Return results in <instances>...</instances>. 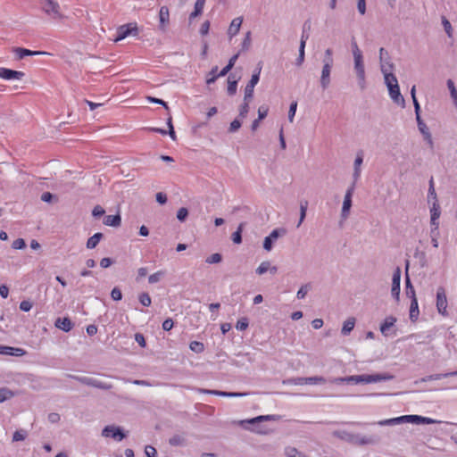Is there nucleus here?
I'll list each match as a JSON object with an SVG mask.
<instances>
[{"label":"nucleus","instance_id":"22","mask_svg":"<svg viewBox=\"0 0 457 457\" xmlns=\"http://www.w3.org/2000/svg\"><path fill=\"white\" fill-rule=\"evenodd\" d=\"M242 22L243 17H237L232 20L228 29V35L230 38L235 37L239 32Z\"/></svg>","mask_w":457,"mask_h":457},{"label":"nucleus","instance_id":"55","mask_svg":"<svg viewBox=\"0 0 457 457\" xmlns=\"http://www.w3.org/2000/svg\"><path fill=\"white\" fill-rule=\"evenodd\" d=\"M384 79L386 87H389V85L393 86V84H398L396 77L392 72L384 75Z\"/></svg>","mask_w":457,"mask_h":457},{"label":"nucleus","instance_id":"52","mask_svg":"<svg viewBox=\"0 0 457 457\" xmlns=\"http://www.w3.org/2000/svg\"><path fill=\"white\" fill-rule=\"evenodd\" d=\"M138 299L142 305L146 306V307L151 305L152 300H151L150 295L147 293H141L139 295Z\"/></svg>","mask_w":457,"mask_h":457},{"label":"nucleus","instance_id":"58","mask_svg":"<svg viewBox=\"0 0 457 457\" xmlns=\"http://www.w3.org/2000/svg\"><path fill=\"white\" fill-rule=\"evenodd\" d=\"M310 289V285L306 284L300 287V289L297 291L296 297L298 299H303L305 295H307L308 291Z\"/></svg>","mask_w":457,"mask_h":457},{"label":"nucleus","instance_id":"54","mask_svg":"<svg viewBox=\"0 0 457 457\" xmlns=\"http://www.w3.org/2000/svg\"><path fill=\"white\" fill-rule=\"evenodd\" d=\"M248 325H249V322H248V319L245 318V317H243L241 319H239L236 324V328L237 330H245L248 328Z\"/></svg>","mask_w":457,"mask_h":457},{"label":"nucleus","instance_id":"46","mask_svg":"<svg viewBox=\"0 0 457 457\" xmlns=\"http://www.w3.org/2000/svg\"><path fill=\"white\" fill-rule=\"evenodd\" d=\"M164 275H165L164 270H158L157 272H155L148 277V282L150 284L157 283L162 278V277Z\"/></svg>","mask_w":457,"mask_h":457},{"label":"nucleus","instance_id":"62","mask_svg":"<svg viewBox=\"0 0 457 457\" xmlns=\"http://www.w3.org/2000/svg\"><path fill=\"white\" fill-rule=\"evenodd\" d=\"M447 87L450 90L451 96L453 97V99L457 97V89L455 88L454 83L452 79L447 80Z\"/></svg>","mask_w":457,"mask_h":457},{"label":"nucleus","instance_id":"44","mask_svg":"<svg viewBox=\"0 0 457 457\" xmlns=\"http://www.w3.org/2000/svg\"><path fill=\"white\" fill-rule=\"evenodd\" d=\"M250 102H251V100L244 99V103L240 105L238 118H240L241 120L245 119L247 116L248 112H249V103Z\"/></svg>","mask_w":457,"mask_h":457},{"label":"nucleus","instance_id":"11","mask_svg":"<svg viewBox=\"0 0 457 457\" xmlns=\"http://www.w3.org/2000/svg\"><path fill=\"white\" fill-rule=\"evenodd\" d=\"M355 186L354 184H352L351 187H348V189L345 192L343 206H342V212L341 216L343 218H347L350 212V209L352 206V196L354 191Z\"/></svg>","mask_w":457,"mask_h":457},{"label":"nucleus","instance_id":"37","mask_svg":"<svg viewBox=\"0 0 457 457\" xmlns=\"http://www.w3.org/2000/svg\"><path fill=\"white\" fill-rule=\"evenodd\" d=\"M103 237L104 235L100 232L94 234L87 239V247L88 249H94L98 245Z\"/></svg>","mask_w":457,"mask_h":457},{"label":"nucleus","instance_id":"8","mask_svg":"<svg viewBox=\"0 0 457 457\" xmlns=\"http://www.w3.org/2000/svg\"><path fill=\"white\" fill-rule=\"evenodd\" d=\"M102 436L104 437H112L117 441H121L127 436L120 427L115 426H106L102 430Z\"/></svg>","mask_w":457,"mask_h":457},{"label":"nucleus","instance_id":"35","mask_svg":"<svg viewBox=\"0 0 457 457\" xmlns=\"http://www.w3.org/2000/svg\"><path fill=\"white\" fill-rule=\"evenodd\" d=\"M16 395V393L8 387H0V403L12 399Z\"/></svg>","mask_w":457,"mask_h":457},{"label":"nucleus","instance_id":"13","mask_svg":"<svg viewBox=\"0 0 457 457\" xmlns=\"http://www.w3.org/2000/svg\"><path fill=\"white\" fill-rule=\"evenodd\" d=\"M400 282H401V269L397 267L394 273L392 278V288H391V294L392 296L398 301L400 296Z\"/></svg>","mask_w":457,"mask_h":457},{"label":"nucleus","instance_id":"10","mask_svg":"<svg viewBox=\"0 0 457 457\" xmlns=\"http://www.w3.org/2000/svg\"><path fill=\"white\" fill-rule=\"evenodd\" d=\"M286 234L285 228H275L270 234L264 238L263 248L266 251H270L273 247V243L280 237Z\"/></svg>","mask_w":457,"mask_h":457},{"label":"nucleus","instance_id":"6","mask_svg":"<svg viewBox=\"0 0 457 457\" xmlns=\"http://www.w3.org/2000/svg\"><path fill=\"white\" fill-rule=\"evenodd\" d=\"M447 298L445 289L443 287H439L436 291V309L443 316H447Z\"/></svg>","mask_w":457,"mask_h":457},{"label":"nucleus","instance_id":"41","mask_svg":"<svg viewBox=\"0 0 457 457\" xmlns=\"http://www.w3.org/2000/svg\"><path fill=\"white\" fill-rule=\"evenodd\" d=\"M252 33L251 31H247L245 35V38L243 42L241 43V49L240 52H246L250 49L252 46Z\"/></svg>","mask_w":457,"mask_h":457},{"label":"nucleus","instance_id":"1","mask_svg":"<svg viewBox=\"0 0 457 457\" xmlns=\"http://www.w3.org/2000/svg\"><path fill=\"white\" fill-rule=\"evenodd\" d=\"M334 66L333 50L327 48L322 59V70L320 78V84L323 90H326L331 83V71Z\"/></svg>","mask_w":457,"mask_h":457},{"label":"nucleus","instance_id":"4","mask_svg":"<svg viewBox=\"0 0 457 457\" xmlns=\"http://www.w3.org/2000/svg\"><path fill=\"white\" fill-rule=\"evenodd\" d=\"M67 377L73 378V379L80 382L81 384L94 386V387L100 388V389H104V390H108L112 387V384L104 383V382L99 381L93 378L79 377V376L71 375V374H68Z\"/></svg>","mask_w":457,"mask_h":457},{"label":"nucleus","instance_id":"51","mask_svg":"<svg viewBox=\"0 0 457 457\" xmlns=\"http://www.w3.org/2000/svg\"><path fill=\"white\" fill-rule=\"evenodd\" d=\"M442 24L444 26V29H445V33L447 34V36L449 37H452V36H453V28H452V25H451L450 21L445 16H442Z\"/></svg>","mask_w":457,"mask_h":457},{"label":"nucleus","instance_id":"50","mask_svg":"<svg viewBox=\"0 0 457 457\" xmlns=\"http://www.w3.org/2000/svg\"><path fill=\"white\" fill-rule=\"evenodd\" d=\"M242 125V121L240 118L235 119L229 125L228 132L229 133H235L237 132Z\"/></svg>","mask_w":457,"mask_h":457},{"label":"nucleus","instance_id":"26","mask_svg":"<svg viewBox=\"0 0 457 457\" xmlns=\"http://www.w3.org/2000/svg\"><path fill=\"white\" fill-rule=\"evenodd\" d=\"M404 422H408L407 415L388 419V420H383L378 422L379 426H394L402 424Z\"/></svg>","mask_w":457,"mask_h":457},{"label":"nucleus","instance_id":"40","mask_svg":"<svg viewBox=\"0 0 457 457\" xmlns=\"http://www.w3.org/2000/svg\"><path fill=\"white\" fill-rule=\"evenodd\" d=\"M244 227L245 223H240L239 226L237 227V229L231 236L232 241L237 245L242 243V231L244 229Z\"/></svg>","mask_w":457,"mask_h":457},{"label":"nucleus","instance_id":"33","mask_svg":"<svg viewBox=\"0 0 457 457\" xmlns=\"http://www.w3.org/2000/svg\"><path fill=\"white\" fill-rule=\"evenodd\" d=\"M453 376H457V370L456 371H453V372H449V373L435 374V375L426 376V377L421 378L420 382H428V381H430V380H437V379H440L442 378L453 377Z\"/></svg>","mask_w":457,"mask_h":457},{"label":"nucleus","instance_id":"48","mask_svg":"<svg viewBox=\"0 0 457 457\" xmlns=\"http://www.w3.org/2000/svg\"><path fill=\"white\" fill-rule=\"evenodd\" d=\"M304 49H305L304 43L300 44L299 54L295 61V64L297 66H301L303 64V62H304V55H305Z\"/></svg>","mask_w":457,"mask_h":457},{"label":"nucleus","instance_id":"5","mask_svg":"<svg viewBox=\"0 0 457 457\" xmlns=\"http://www.w3.org/2000/svg\"><path fill=\"white\" fill-rule=\"evenodd\" d=\"M262 67L259 66L255 69L254 72L252 75L251 79L247 83L245 88V100H252L253 97V89L254 87L257 85V83L260 80V74H261Z\"/></svg>","mask_w":457,"mask_h":457},{"label":"nucleus","instance_id":"49","mask_svg":"<svg viewBox=\"0 0 457 457\" xmlns=\"http://www.w3.org/2000/svg\"><path fill=\"white\" fill-rule=\"evenodd\" d=\"M416 120H417V124H418V129H419L420 132L422 135H424L425 133L429 132V129H428V126L423 121V120L421 119L420 115H418V117L416 118Z\"/></svg>","mask_w":457,"mask_h":457},{"label":"nucleus","instance_id":"19","mask_svg":"<svg viewBox=\"0 0 457 457\" xmlns=\"http://www.w3.org/2000/svg\"><path fill=\"white\" fill-rule=\"evenodd\" d=\"M387 88H388V92H389V95H390V97L392 98V100L395 103L401 104L402 106H404L405 100H404L403 96L401 95L399 85L398 84H393V86L389 85V87H387Z\"/></svg>","mask_w":457,"mask_h":457},{"label":"nucleus","instance_id":"21","mask_svg":"<svg viewBox=\"0 0 457 457\" xmlns=\"http://www.w3.org/2000/svg\"><path fill=\"white\" fill-rule=\"evenodd\" d=\"M430 214H431V217H430L431 225L434 226L435 228L436 229L438 228V221H437V220L439 219L440 214H441L440 205H439V204H438L436 199L433 203V206L430 209Z\"/></svg>","mask_w":457,"mask_h":457},{"label":"nucleus","instance_id":"12","mask_svg":"<svg viewBox=\"0 0 457 457\" xmlns=\"http://www.w3.org/2000/svg\"><path fill=\"white\" fill-rule=\"evenodd\" d=\"M360 380L364 384L370 383H377L380 381L392 380L394 378L393 375L384 373V374H362Z\"/></svg>","mask_w":457,"mask_h":457},{"label":"nucleus","instance_id":"18","mask_svg":"<svg viewBox=\"0 0 457 457\" xmlns=\"http://www.w3.org/2000/svg\"><path fill=\"white\" fill-rule=\"evenodd\" d=\"M170 23V11L167 6H162L159 11V29L165 31Z\"/></svg>","mask_w":457,"mask_h":457},{"label":"nucleus","instance_id":"34","mask_svg":"<svg viewBox=\"0 0 457 457\" xmlns=\"http://www.w3.org/2000/svg\"><path fill=\"white\" fill-rule=\"evenodd\" d=\"M169 444L172 446H184L187 440L183 435L175 434L169 439Z\"/></svg>","mask_w":457,"mask_h":457},{"label":"nucleus","instance_id":"30","mask_svg":"<svg viewBox=\"0 0 457 457\" xmlns=\"http://www.w3.org/2000/svg\"><path fill=\"white\" fill-rule=\"evenodd\" d=\"M104 224L111 227H119L121 224V217L120 214L106 215L104 218Z\"/></svg>","mask_w":457,"mask_h":457},{"label":"nucleus","instance_id":"60","mask_svg":"<svg viewBox=\"0 0 457 457\" xmlns=\"http://www.w3.org/2000/svg\"><path fill=\"white\" fill-rule=\"evenodd\" d=\"M296 108H297V103L296 102H293L290 104L289 111H288V120H289L290 122H293V120H294V117L295 115Z\"/></svg>","mask_w":457,"mask_h":457},{"label":"nucleus","instance_id":"32","mask_svg":"<svg viewBox=\"0 0 457 457\" xmlns=\"http://www.w3.org/2000/svg\"><path fill=\"white\" fill-rule=\"evenodd\" d=\"M411 300V306H410V320L411 321H416L420 315L418 300H417V298H412Z\"/></svg>","mask_w":457,"mask_h":457},{"label":"nucleus","instance_id":"25","mask_svg":"<svg viewBox=\"0 0 457 457\" xmlns=\"http://www.w3.org/2000/svg\"><path fill=\"white\" fill-rule=\"evenodd\" d=\"M13 52L17 54L18 59H23L25 56H33L46 54L40 51H31L26 48L16 47Z\"/></svg>","mask_w":457,"mask_h":457},{"label":"nucleus","instance_id":"20","mask_svg":"<svg viewBox=\"0 0 457 457\" xmlns=\"http://www.w3.org/2000/svg\"><path fill=\"white\" fill-rule=\"evenodd\" d=\"M326 382V379L323 377H308V378H296L294 379V383L295 385H304V384H323Z\"/></svg>","mask_w":457,"mask_h":457},{"label":"nucleus","instance_id":"53","mask_svg":"<svg viewBox=\"0 0 457 457\" xmlns=\"http://www.w3.org/2000/svg\"><path fill=\"white\" fill-rule=\"evenodd\" d=\"M270 262H269V261L262 262L256 269V270H255L256 273L258 275H262V274L266 273L268 271V270L270 269Z\"/></svg>","mask_w":457,"mask_h":457},{"label":"nucleus","instance_id":"7","mask_svg":"<svg viewBox=\"0 0 457 457\" xmlns=\"http://www.w3.org/2000/svg\"><path fill=\"white\" fill-rule=\"evenodd\" d=\"M275 420H276V416L275 415H261V416H257L255 418L247 420L245 421H242V423L247 422V423H249V424L253 426L251 428V430H253V431H254L256 433L264 434V433H266V430H264L262 428H260L259 424L261 422H262V421Z\"/></svg>","mask_w":457,"mask_h":457},{"label":"nucleus","instance_id":"9","mask_svg":"<svg viewBox=\"0 0 457 457\" xmlns=\"http://www.w3.org/2000/svg\"><path fill=\"white\" fill-rule=\"evenodd\" d=\"M137 25L125 24L121 25L117 29L116 31V37L114 38L115 42L120 41L124 38H126L128 36L131 34H137Z\"/></svg>","mask_w":457,"mask_h":457},{"label":"nucleus","instance_id":"2","mask_svg":"<svg viewBox=\"0 0 457 457\" xmlns=\"http://www.w3.org/2000/svg\"><path fill=\"white\" fill-rule=\"evenodd\" d=\"M42 10L52 19L61 20L62 15L60 12V5L55 0H40Z\"/></svg>","mask_w":457,"mask_h":457},{"label":"nucleus","instance_id":"57","mask_svg":"<svg viewBox=\"0 0 457 457\" xmlns=\"http://www.w3.org/2000/svg\"><path fill=\"white\" fill-rule=\"evenodd\" d=\"M222 260V256L220 253H212V255H210L207 259H206V262L209 263V264H212V263H219Z\"/></svg>","mask_w":457,"mask_h":457},{"label":"nucleus","instance_id":"59","mask_svg":"<svg viewBox=\"0 0 457 457\" xmlns=\"http://www.w3.org/2000/svg\"><path fill=\"white\" fill-rule=\"evenodd\" d=\"M111 297L113 301H120L122 298V293L119 287L112 288Z\"/></svg>","mask_w":457,"mask_h":457},{"label":"nucleus","instance_id":"17","mask_svg":"<svg viewBox=\"0 0 457 457\" xmlns=\"http://www.w3.org/2000/svg\"><path fill=\"white\" fill-rule=\"evenodd\" d=\"M198 391L202 394L213 395L225 396V397H242V396H245L248 395V393L226 392V391L210 390V389H204V388H200V389H198Z\"/></svg>","mask_w":457,"mask_h":457},{"label":"nucleus","instance_id":"56","mask_svg":"<svg viewBox=\"0 0 457 457\" xmlns=\"http://www.w3.org/2000/svg\"><path fill=\"white\" fill-rule=\"evenodd\" d=\"M188 216V210L185 207H181L178 210L177 212V219L183 222L186 220V219L187 218Z\"/></svg>","mask_w":457,"mask_h":457},{"label":"nucleus","instance_id":"14","mask_svg":"<svg viewBox=\"0 0 457 457\" xmlns=\"http://www.w3.org/2000/svg\"><path fill=\"white\" fill-rule=\"evenodd\" d=\"M363 157H364L363 151H361V150L358 151L356 154L354 162H353V184H354V185L361 178V167L363 162Z\"/></svg>","mask_w":457,"mask_h":457},{"label":"nucleus","instance_id":"64","mask_svg":"<svg viewBox=\"0 0 457 457\" xmlns=\"http://www.w3.org/2000/svg\"><path fill=\"white\" fill-rule=\"evenodd\" d=\"M145 453L147 457H156L157 451L154 446L146 445L145 448Z\"/></svg>","mask_w":457,"mask_h":457},{"label":"nucleus","instance_id":"42","mask_svg":"<svg viewBox=\"0 0 457 457\" xmlns=\"http://www.w3.org/2000/svg\"><path fill=\"white\" fill-rule=\"evenodd\" d=\"M218 72V66H214L211 71L207 74L206 83L208 85L212 84L216 81V79L220 77Z\"/></svg>","mask_w":457,"mask_h":457},{"label":"nucleus","instance_id":"63","mask_svg":"<svg viewBox=\"0 0 457 457\" xmlns=\"http://www.w3.org/2000/svg\"><path fill=\"white\" fill-rule=\"evenodd\" d=\"M105 213V211L104 209L100 206V205H96L94 207L93 211H92V215L96 218H98V217H101L103 216L104 214Z\"/></svg>","mask_w":457,"mask_h":457},{"label":"nucleus","instance_id":"23","mask_svg":"<svg viewBox=\"0 0 457 457\" xmlns=\"http://www.w3.org/2000/svg\"><path fill=\"white\" fill-rule=\"evenodd\" d=\"M407 419L408 423L412 424H434L437 422L436 420L431 418L422 417L420 415H407Z\"/></svg>","mask_w":457,"mask_h":457},{"label":"nucleus","instance_id":"45","mask_svg":"<svg viewBox=\"0 0 457 457\" xmlns=\"http://www.w3.org/2000/svg\"><path fill=\"white\" fill-rule=\"evenodd\" d=\"M285 453H286L287 457H308L305 453L298 451L295 447L286 448Z\"/></svg>","mask_w":457,"mask_h":457},{"label":"nucleus","instance_id":"43","mask_svg":"<svg viewBox=\"0 0 457 457\" xmlns=\"http://www.w3.org/2000/svg\"><path fill=\"white\" fill-rule=\"evenodd\" d=\"M308 208V202L306 200L301 201L300 203V218L297 227H300L306 217V211Z\"/></svg>","mask_w":457,"mask_h":457},{"label":"nucleus","instance_id":"61","mask_svg":"<svg viewBox=\"0 0 457 457\" xmlns=\"http://www.w3.org/2000/svg\"><path fill=\"white\" fill-rule=\"evenodd\" d=\"M25 246H26V243H25L24 239H22V238H18V239L14 240L12 245V247L13 249H17V250L23 249Z\"/></svg>","mask_w":457,"mask_h":457},{"label":"nucleus","instance_id":"28","mask_svg":"<svg viewBox=\"0 0 457 457\" xmlns=\"http://www.w3.org/2000/svg\"><path fill=\"white\" fill-rule=\"evenodd\" d=\"M333 436L351 444L355 440V434L345 430H336L333 432Z\"/></svg>","mask_w":457,"mask_h":457},{"label":"nucleus","instance_id":"29","mask_svg":"<svg viewBox=\"0 0 457 457\" xmlns=\"http://www.w3.org/2000/svg\"><path fill=\"white\" fill-rule=\"evenodd\" d=\"M55 327L65 331V332H68L70 331L71 328H72V322L71 320L65 317V318H58L56 320H55Z\"/></svg>","mask_w":457,"mask_h":457},{"label":"nucleus","instance_id":"47","mask_svg":"<svg viewBox=\"0 0 457 457\" xmlns=\"http://www.w3.org/2000/svg\"><path fill=\"white\" fill-rule=\"evenodd\" d=\"M27 436H28V432L26 430H24V429L16 430L13 433L12 441L13 442L23 441L26 439Z\"/></svg>","mask_w":457,"mask_h":457},{"label":"nucleus","instance_id":"36","mask_svg":"<svg viewBox=\"0 0 457 457\" xmlns=\"http://www.w3.org/2000/svg\"><path fill=\"white\" fill-rule=\"evenodd\" d=\"M394 69V64L390 61V57L387 56L383 61H380V70L383 75H386V73H391Z\"/></svg>","mask_w":457,"mask_h":457},{"label":"nucleus","instance_id":"24","mask_svg":"<svg viewBox=\"0 0 457 457\" xmlns=\"http://www.w3.org/2000/svg\"><path fill=\"white\" fill-rule=\"evenodd\" d=\"M406 278H405V293L408 297L411 299L417 298L414 287L412 286L411 279L408 275V270H409V261H406Z\"/></svg>","mask_w":457,"mask_h":457},{"label":"nucleus","instance_id":"16","mask_svg":"<svg viewBox=\"0 0 457 457\" xmlns=\"http://www.w3.org/2000/svg\"><path fill=\"white\" fill-rule=\"evenodd\" d=\"M25 76L23 71H13L7 68L0 67V78L11 80V79H21Z\"/></svg>","mask_w":457,"mask_h":457},{"label":"nucleus","instance_id":"27","mask_svg":"<svg viewBox=\"0 0 457 457\" xmlns=\"http://www.w3.org/2000/svg\"><path fill=\"white\" fill-rule=\"evenodd\" d=\"M378 442V438L374 436H365L355 435V440L353 442V445H373Z\"/></svg>","mask_w":457,"mask_h":457},{"label":"nucleus","instance_id":"38","mask_svg":"<svg viewBox=\"0 0 457 457\" xmlns=\"http://www.w3.org/2000/svg\"><path fill=\"white\" fill-rule=\"evenodd\" d=\"M355 326V318L350 317L348 318L343 324L342 327V334L343 335H348L354 328Z\"/></svg>","mask_w":457,"mask_h":457},{"label":"nucleus","instance_id":"15","mask_svg":"<svg viewBox=\"0 0 457 457\" xmlns=\"http://www.w3.org/2000/svg\"><path fill=\"white\" fill-rule=\"evenodd\" d=\"M395 322H396V318H395L394 316L386 317L380 325V332L385 337L393 335L394 334L393 330H394Z\"/></svg>","mask_w":457,"mask_h":457},{"label":"nucleus","instance_id":"39","mask_svg":"<svg viewBox=\"0 0 457 457\" xmlns=\"http://www.w3.org/2000/svg\"><path fill=\"white\" fill-rule=\"evenodd\" d=\"M237 79H235V77L230 74L228 78V94L229 96H234L237 93Z\"/></svg>","mask_w":457,"mask_h":457},{"label":"nucleus","instance_id":"31","mask_svg":"<svg viewBox=\"0 0 457 457\" xmlns=\"http://www.w3.org/2000/svg\"><path fill=\"white\" fill-rule=\"evenodd\" d=\"M0 353L14 355V356H21L25 353V351L21 348H14L11 346H4L0 345Z\"/></svg>","mask_w":457,"mask_h":457},{"label":"nucleus","instance_id":"3","mask_svg":"<svg viewBox=\"0 0 457 457\" xmlns=\"http://www.w3.org/2000/svg\"><path fill=\"white\" fill-rule=\"evenodd\" d=\"M354 61V66L353 69L355 71L357 80H358V86L361 90H364L367 87L366 82V73H365V68H364V62H363V56H357L353 57Z\"/></svg>","mask_w":457,"mask_h":457}]
</instances>
